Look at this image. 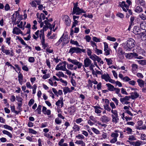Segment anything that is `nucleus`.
<instances>
[{"mask_svg":"<svg viewBox=\"0 0 146 146\" xmlns=\"http://www.w3.org/2000/svg\"><path fill=\"white\" fill-rule=\"evenodd\" d=\"M101 78L102 79H104L106 81L108 82L109 79L110 77L108 74H104L102 75L101 76Z\"/></svg>","mask_w":146,"mask_h":146,"instance_id":"13","label":"nucleus"},{"mask_svg":"<svg viewBox=\"0 0 146 146\" xmlns=\"http://www.w3.org/2000/svg\"><path fill=\"white\" fill-rule=\"evenodd\" d=\"M23 77V76L21 73L19 72V75L18 76V81H19V83L21 84L22 83Z\"/></svg>","mask_w":146,"mask_h":146,"instance_id":"17","label":"nucleus"},{"mask_svg":"<svg viewBox=\"0 0 146 146\" xmlns=\"http://www.w3.org/2000/svg\"><path fill=\"white\" fill-rule=\"evenodd\" d=\"M79 50H80V48L78 47H72L71 48L69 51V53H71L72 54L76 52L79 53L80 52Z\"/></svg>","mask_w":146,"mask_h":146,"instance_id":"6","label":"nucleus"},{"mask_svg":"<svg viewBox=\"0 0 146 146\" xmlns=\"http://www.w3.org/2000/svg\"><path fill=\"white\" fill-rule=\"evenodd\" d=\"M34 102V100L33 99H31L29 101V106H31V105L33 104Z\"/></svg>","mask_w":146,"mask_h":146,"instance_id":"37","label":"nucleus"},{"mask_svg":"<svg viewBox=\"0 0 146 146\" xmlns=\"http://www.w3.org/2000/svg\"><path fill=\"white\" fill-rule=\"evenodd\" d=\"M93 40L96 42H100V39L97 38L96 37L94 36L92 38Z\"/></svg>","mask_w":146,"mask_h":146,"instance_id":"43","label":"nucleus"},{"mask_svg":"<svg viewBox=\"0 0 146 146\" xmlns=\"http://www.w3.org/2000/svg\"><path fill=\"white\" fill-rule=\"evenodd\" d=\"M126 130L128 132H127L128 133H130L131 134V133L132 132V129L131 128H130L129 127H127L126 128Z\"/></svg>","mask_w":146,"mask_h":146,"instance_id":"51","label":"nucleus"},{"mask_svg":"<svg viewBox=\"0 0 146 146\" xmlns=\"http://www.w3.org/2000/svg\"><path fill=\"white\" fill-rule=\"evenodd\" d=\"M73 66L74 65L72 64H70L69 65L68 64H67L68 68L71 70H73L72 68L73 67Z\"/></svg>","mask_w":146,"mask_h":146,"instance_id":"55","label":"nucleus"},{"mask_svg":"<svg viewBox=\"0 0 146 146\" xmlns=\"http://www.w3.org/2000/svg\"><path fill=\"white\" fill-rule=\"evenodd\" d=\"M18 39L20 41L21 43L23 45H25L26 43L24 41V40L22 38H21L19 37H18Z\"/></svg>","mask_w":146,"mask_h":146,"instance_id":"46","label":"nucleus"},{"mask_svg":"<svg viewBox=\"0 0 146 146\" xmlns=\"http://www.w3.org/2000/svg\"><path fill=\"white\" fill-rule=\"evenodd\" d=\"M142 143V142L139 141L133 143H134L135 146H139L141 145Z\"/></svg>","mask_w":146,"mask_h":146,"instance_id":"33","label":"nucleus"},{"mask_svg":"<svg viewBox=\"0 0 146 146\" xmlns=\"http://www.w3.org/2000/svg\"><path fill=\"white\" fill-rule=\"evenodd\" d=\"M121 93L123 94L128 95L127 92L125 90V89L123 88L121 89Z\"/></svg>","mask_w":146,"mask_h":146,"instance_id":"60","label":"nucleus"},{"mask_svg":"<svg viewBox=\"0 0 146 146\" xmlns=\"http://www.w3.org/2000/svg\"><path fill=\"white\" fill-rule=\"evenodd\" d=\"M2 132L4 134L7 135L11 138H12L13 136L12 134L8 131L6 130H3Z\"/></svg>","mask_w":146,"mask_h":146,"instance_id":"18","label":"nucleus"},{"mask_svg":"<svg viewBox=\"0 0 146 146\" xmlns=\"http://www.w3.org/2000/svg\"><path fill=\"white\" fill-rule=\"evenodd\" d=\"M17 100L19 102H22L23 99L22 98L20 97H19L18 96H16Z\"/></svg>","mask_w":146,"mask_h":146,"instance_id":"64","label":"nucleus"},{"mask_svg":"<svg viewBox=\"0 0 146 146\" xmlns=\"http://www.w3.org/2000/svg\"><path fill=\"white\" fill-rule=\"evenodd\" d=\"M13 33L14 34L18 35L19 34H22V32L19 28L15 27L13 29Z\"/></svg>","mask_w":146,"mask_h":146,"instance_id":"9","label":"nucleus"},{"mask_svg":"<svg viewBox=\"0 0 146 146\" xmlns=\"http://www.w3.org/2000/svg\"><path fill=\"white\" fill-rule=\"evenodd\" d=\"M135 45V41L132 38H130L127 41L125 45L124 48L127 50L130 51Z\"/></svg>","mask_w":146,"mask_h":146,"instance_id":"1","label":"nucleus"},{"mask_svg":"<svg viewBox=\"0 0 146 146\" xmlns=\"http://www.w3.org/2000/svg\"><path fill=\"white\" fill-rule=\"evenodd\" d=\"M35 1H32L31 2H30V4L33 7H36V5L35 2Z\"/></svg>","mask_w":146,"mask_h":146,"instance_id":"41","label":"nucleus"},{"mask_svg":"<svg viewBox=\"0 0 146 146\" xmlns=\"http://www.w3.org/2000/svg\"><path fill=\"white\" fill-rule=\"evenodd\" d=\"M131 66L132 68V71H136L138 68V66L136 64H133Z\"/></svg>","mask_w":146,"mask_h":146,"instance_id":"25","label":"nucleus"},{"mask_svg":"<svg viewBox=\"0 0 146 146\" xmlns=\"http://www.w3.org/2000/svg\"><path fill=\"white\" fill-rule=\"evenodd\" d=\"M85 37L86 41L88 42H89L91 39L89 35H86Z\"/></svg>","mask_w":146,"mask_h":146,"instance_id":"62","label":"nucleus"},{"mask_svg":"<svg viewBox=\"0 0 146 146\" xmlns=\"http://www.w3.org/2000/svg\"><path fill=\"white\" fill-rule=\"evenodd\" d=\"M74 21L72 26V28L76 27V25H77L78 23V22L77 20H74Z\"/></svg>","mask_w":146,"mask_h":146,"instance_id":"44","label":"nucleus"},{"mask_svg":"<svg viewBox=\"0 0 146 146\" xmlns=\"http://www.w3.org/2000/svg\"><path fill=\"white\" fill-rule=\"evenodd\" d=\"M111 112L113 114V115H114V116H115V117H118L117 111L116 110H112L111 111Z\"/></svg>","mask_w":146,"mask_h":146,"instance_id":"35","label":"nucleus"},{"mask_svg":"<svg viewBox=\"0 0 146 146\" xmlns=\"http://www.w3.org/2000/svg\"><path fill=\"white\" fill-rule=\"evenodd\" d=\"M104 54L108 56L110 54V50L108 49V44L106 42L104 43Z\"/></svg>","mask_w":146,"mask_h":146,"instance_id":"4","label":"nucleus"},{"mask_svg":"<svg viewBox=\"0 0 146 146\" xmlns=\"http://www.w3.org/2000/svg\"><path fill=\"white\" fill-rule=\"evenodd\" d=\"M95 52L96 53L97 55H99L100 54H102V51L101 50H100L96 48Z\"/></svg>","mask_w":146,"mask_h":146,"instance_id":"28","label":"nucleus"},{"mask_svg":"<svg viewBox=\"0 0 146 146\" xmlns=\"http://www.w3.org/2000/svg\"><path fill=\"white\" fill-rule=\"evenodd\" d=\"M29 133L33 134H35L37 133V132L36 131L31 128H29Z\"/></svg>","mask_w":146,"mask_h":146,"instance_id":"34","label":"nucleus"},{"mask_svg":"<svg viewBox=\"0 0 146 146\" xmlns=\"http://www.w3.org/2000/svg\"><path fill=\"white\" fill-rule=\"evenodd\" d=\"M70 42L71 43L76 45L77 46H79L78 44V43L77 41H74L73 40H72V39L70 40Z\"/></svg>","mask_w":146,"mask_h":146,"instance_id":"42","label":"nucleus"},{"mask_svg":"<svg viewBox=\"0 0 146 146\" xmlns=\"http://www.w3.org/2000/svg\"><path fill=\"white\" fill-rule=\"evenodd\" d=\"M139 96V94H137V92H135L131 93L130 96L131 98L132 99H135L137 98Z\"/></svg>","mask_w":146,"mask_h":146,"instance_id":"11","label":"nucleus"},{"mask_svg":"<svg viewBox=\"0 0 146 146\" xmlns=\"http://www.w3.org/2000/svg\"><path fill=\"white\" fill-rule=\"evenodd\" d=\"M112 100L115 102V103L116 105L117 106L118 105V101L117 99V98H113L112 99Z\"/></svg>","mask_w":146,"mask_h":146,"instance_id":"52","label":"nucleus"},{"mask_svg":"<svg viewBox=\"0 0 146 146\" xmlns=\"http://www.w3.org/2000/svg\"><path fill=\"white\" fill-rule=\"evenodd\" d=\"M141 138L142 140H145L146 139V135L145 134H142L141 135Z\"/></svg>","mask_w":146,"mask_h":146,"instance_id":"59","label":"nucleus"},{"mask_svg":"<svg viewBox=\"0 0 146 146\" xmlns=\"http://www.w3.org/2000/svg\"><path fill=\"white\" fill-rule=\"evenodd\" d=\"M107 39L109 40L112 41H115L116 40V39L114 37H112L110 36H108Z\"/></svg>","mask_w":146,"mask_h":146,"instance_id":"30","label":"nucleus"},{"mask_svg":"<svg viewBox=\"0 0 146 146\" xmlns=\"http://www.w3.org/2000/svg\"><path fill=\"white\" fill-rule=\"evenodd\" d=\"M126 55L125 56L127 58L131 59L133 58L131 53H130L126 54Z\"/></svg>","mask_w":146,"mask_h":146,"instance_id":"36","label":"nucleus"},{"mask_svg":"<svg viewBox=\"0 0 146 146\" xmlns=\"http://www.w3.org/2000/svg\"><path fill=\"white\" fill-rule=\"evenodd\" d=\"M48 21L47 20H45L44 21L45 24L47 26V28H49L50 30H52V27L51 24L48 22Z\"/></svg>","mask_w":146,"mask_h":146,"instance_id":"20","label":"nucleus"},{"mask_svg":"<svg viewBox=\"0 0 146 146\" xmlns=\"http://www.w3.org/2000/svg\"><path fill=\"white\" fill-rule=\"evenodd\" d=\"M4 127L6 129H8L11 131H12L13 130V128L7 125H4Z\"/></svg>","mask_w":146,"mask_h":146,"instance_id":"29","label":"nucleus"},{"mask_svg":"<svg viewBox=\"0 0 146 146\" xmlns=\"http://www.w3.org/2000/svg\"><path fill=\"white\" fill-rule=\"evenodd\" d=\"M41 106L39 105L36 110L37 111L38 114H40L41 111Z\"/></svg>","mask_w":146,"mask_h":146,"instance_id":"38","label":"nucleus"},{"mask_svg":"<svg viewBox=\"0 0 146 146\" xmlns=\"http://www.w3.org/2000/svg\"><path fill=\"white\" fill-rule=\"evenodd\" d=\"M63 40V38L62 36L61 37L60 39L57 42L56 44V45H59L62 42V40Z\"/></svg>","mask_w":146,"mask_h":146,"instance_id":"53","label":"nucleus"},{"mask_svg":"<svg viewBox=\"0 0 146 146\" xmlns=\"http://www.w3.org/2000/svg\"><path fill=\"white\" fill-rule=\"evenodd\" d=\"M73 5L74 7L72 13V15L76 14V15H79L82 13H86L83 9H80L79 7H78V3H73Z\"/></svg>","mask_w":146,"mask_h":146,"instance_id":"2","label":"nucleus"},{"mask_svg":"<svg viewBox=\"0 0 146 146\" xmlns=\"http://www.w3.org/2000/svg\"><path fill=\"white\" fill-rule=\"evenodd\" d=\"M119 5L121 7L123 11L125 12H127L126 9L129 8V5H127L125 4V1H123L121 2H119Z\"/></svg>","mask_w":146,"mask_h":146,"instance_id":"3","label":"nucleus"},{"mask_svg":"<svg viewBox=\"0 0 146 146\" xmlns=\"http://www.w3.org/2000/svg\"><path fill=\"white\" fill-rule=\"evenodd\" d=\"M92 61L88 58H86L84 60V65L85 67L89 66L91 64Z\"/></svg>","mask_w":146,"mask_h":146,"instance_id":"8","label":"nucleus"},{"mask_svg":"<svg viewBox=\"0 0 146 146\" xmlns=\"http://www.w3.org/2000/svg\"><path fill=\"white\" fill-rule=\"evenodd\" d=\"M55 122L57 124H59L61 123V120L59 119L58 118H57L55 119Z\"/></svg>","mask_w":146,"mask_h":146,"instance_id":"50","label":"nucleus"},{"mask_svg":"<svg viewBox=\"0 0 146 146\" xmlns=\"http://www.w3.org/2000/svg\"><path fill=\"white\" fill-rule=\"evenodd\" d=\"M111 117L112 118V122L116 123L117 122L118 120H119L118 118V117H115V116H114V115H112Z\"/></svg>","mask_w":146,"mask_h":146,"instance_id":"21","label":"nucleus"},{"mask_svg":"<svg viewBox=\"0 0 146 146\" xmlns=\"http://www.w3.org/2000/svg\"><path fill=\"white\" fill-rule=\"evenodd\" d=\"M63 92H64V94H66L68 92H69L70 90L69 88L68 87H65L63 89Z\"/></svg>","mask_w":146,"mask_h":146,"instance_id":"32","label":"nucleus"},{"mask_svg":"<svg viewBox=\"0 0 146 146\" xmlns=\"http://www.w3.org/2000/svg\"><path fill=\"white\" fill-rule=\"evenodd\" d=\"M92 129V130L96 134H99V131L97 129L93 127Z\"/></svg>","mask_w":146,"mask_h":146,"instance_id":"40","label":"nucleus"},{"mask_svg":"<svg viewBox=\"0 0 146 146\" xmlns=\"http://www.w3.org/2000/svg\"><path fill=\"white\" fill-rule=\"evenodd\" d=\"M141 33V30L137 26H135L133 29V33L135 35H139Z\"/></svg>","mask_w":146,"mask_h":146,"instance_id":"7","label":"nucleus"},{"mask_svg":"<svg viewBox=\"0 0 146 146\" xmlns=\"http://www.w3.org/2000/svg\"><path fill=\"white\" fill-rule=\"evenodd\" d=\"M56 75L59 78H60L61 76H62L63 77L64 76V74L62 72H59V73H56Z\"/></svg>","mask_w":146,"mask_h":146,"instance_id":"31","label":"nucleus"},{"mask_svg":"<svg viewBox=\"0 0 146 146\" xmlns=\"http://www.w3.org/2000/svg\"><path fill=\"white\" fill-rule=\"evenodd\" d=\"M139 35L140 38L142 40H145L146 39V34L145 32H141Z\"/></svg>","mask_w":146,"mask_h":146,"instance_id":"14","label":"nucleus"},{"mask_svg":"<svg viewBox=\"0 0 146 146\" xmlns=\"http://www.w3.org/2000/svg\"><path fill=\"white\" fill-rule=\"evenodd\" d=\"M139 17L143 20L146 19V15L143 14H142L139 15Z\"/></svg>","mask_w":146,"mask_h":146,"instance_id":"39","label":"nucleus"},{"mask_svg":"<svg viewBox=\"0 0 146 146\" xmlns=\"http://www.w3.org/2000/svg\"><path fill=\"white\" fill-rule=\"evenodd\" d=\"M137 82L138 83L139 86L141 88L144 87L145 85L144 81L140 79H138Z\"/></svg>","mask_w":146,"mask_h":146,"instance_id":"10","label":"nucleus"},{"mask_svg":"<svg viewBox=\"0 0 146 146\" xmlns=\"http://www.w3.org/2000/svg\"><path fill=\"white\" fill-rule=\"evenodd\" d=\"M105 60H106V62H107L108 65H109L112 64L113 61L111 58L108 59L105 58Z\"/></svg>","mask_w":146,"mask_h":146,"instance_id":"24","label":"nucleus"},{"mask_svg":"<svg viewBox=\"0 0 146 146\" xmlns=\"http://www.w3.org/2000/svg\"><path fill=\"white\" fill-rule=\"evenodd\" d=\"M95 56H97L95 54H94V55H92L91 56H90V58L93 60L96 61V58Z\"/></svg>","mask_w":146,"mask_h":146,"instance_id":"47","label":"nucleus"},{"mask_svg":"<svg viewBox=\"0 0 146 146\" xmlns=\"http://www.w3.org/2000/svg\"><path fill=\"white\" fill-rule=\"evenodd\" d=\"M71 82L73 86H75L76 85V83L75 81L73 78H72L71 80Z\"/></svg>","mask_w":146,"mask_h":146,"instance_id":"49","label":"nucleus"},{"mask_svg":"<svg viewBox=\"0 0 146 146\" xmlns=\"http://www.w3.org/2000/svg\"><path fill=\"white\" fill-rule=\"evenodd\" d=\"M5 11H8L10 9V7L9 5L7 3L5 7Z\"/></svg>","mask_w":146,"mask_h":146,"instance_id":"57","label":"nucleus"},{"mask_svg":"<svg viewBox=\"0 0 146 146\" xmlns=\"http://www.w3.org/2000/svg\"><path fill=\"white\" fill-rule=\"evenodd\" d=\"M60 70L63 71H65L66 70V68L65 65H63L60 66Z\"/></svg>","mask_w":146,"mask_h":146,"instance_id":"61","label":"nucleus"},{"mask_svg":"<svg viewBox=\"0 0 146 146\" xmlns=\"http://www.w3.org/2000/svg\"><path fill=\"white\" fill-rule=\"evenodd\" d=\"M137 2L143 6H144L145 4L144 0H137Z\"/></svg>","mask_w":146,"mask_h":146,"instance_id":"23","label":"nucleus"},{"mask_svg":"<svg viewBox=\"0 0 146 146\" xmlns=\"http://www.w3.org/2000/svg\"><path fill=\"white\" fill-rule=\"evenodd\" d=\"M96 107V106H94V108L95 109V112L97 113H100L101 112V111L100 110L98 109V108H97Z\"/></svg>","mask_w":146,"mask_h":146,"instance_id":"54","label":"nucleus"},{"mask_svg":"<svg viewBox=\"0 0 146 146\" xmlns=\"http://www.w3.org/2000/svg\"><path fill=\"white\" fill-rule=\"evenodd\" d=\"M63 19H64L65 23L67 26H69L70 24L71 20L69 17L67 15H64L63 16Z\"/></svg>","mask_w":146,"mask_h":146,"instance_id":"5","label":"nucleus"},{"mask_svg":"<svg viewBox=\"0 0 146 146\" xmlns=\"http://www.w3.org/2000/svg\"><path fill=\"white\" fill-rule=\"evenodd\" d=\"M130 79L127 76H125L123 78V80L125 81H129L130 80Z\"/></svg>","mask_w":146,"mask_h":146,"instance_id":"56","label":"nucleus"},{"mask_svg":"<svg viewBox=\"0 0 146 146\" xmlns=\"http://www.w3.org/2000/svg\"><path fill=\"white\" fill-rule=\"evenodd\" d=\"M106 85L108 88V90L110 91H113L115 88L114 86L110 83L107 84Z\"/></svg>","mask_w":146,"mask_h":146,"instance_id":"15","label":"nucleus"},{"mask_svg":"<svg viewBox=\"0 0 146 146\" xmlns=\"http://www.w3.org/2000/svg\"><path fill=\"white\" fill-rule=\"evenodd\" d=\"M28 60L30 62H33L35 61V59L33 57H30L29 58Z\"/></svg>","mask_w":146,"mask_h":146,"instance_id":"48","label":"nucleus"},{"mask_svg":"<svg viewBox=\"0 0 146 146\" xmlns=\"http://www.w3.org/2000/svg\"><path fill=\"white\" fill-rule=\"evenodd\" d=\"M68 60L71 62L72 63L75 65H77L78 63H79V62L77 61L76 60H72L70 58H68Z\"/></svg>","mask_w":146,"mask_h":146,"instance_id":"19","label":"nucleus"},{"mask_svg":"<svg viewBox=\"0 0 146 146\" xmlns=\"http://www.w3.org/2000/svg\"><path fill=\"white\" fill-rule=\"evenodd\" d=\"M112 137H114V138H116L118 136V134L117 133H112L111 135Z\"/></svg>","mask_w":146,"mask_h":146,"instance_id":"45","label":"nucleus"},{"mask_svg":"<svg viewBox=\"0 0 146 146\" xmlns=\"http://www.w3.org/2000/svg\"><path fill=\"white\" fill-rule=\"evenodd\" d=\"M138 63L142 65H143L146 64V62L145 60H137Z\"/></svg>","mask_w":146,"mask_h":146,"instance_id":"26","label":"nucleus"},{"mask_svg":"<svg viewBox=\"0 0 146 146\" xmlns=\"http://www.w3.org/2000/svg\"><path fill=\"white\" fill-rule=\"evenodd\" d=\"M73 129L76 131H79L80 130V128L79 126L76 125V123H74V125L73 127Z\"/></svg>","mask_w":146,"mask_h":146,"instance_id":"27","label":"nucleus"},{"mask_svg":"<svg viewBox=\"0 0 146 146\" xmlns=\"http://www.w3.org/2000/svg\"><path fill=\"white\" fill-rule=\"evenodd\" d=\"M117 16L121 18H123L124 17V15L123 14L121 13H117Z\"/></svg>","mask_w":146,"mask_h":146,"instance_id":"63","label":"nucleus"},{"mask_svg":"<svg viewBox=\"0 0 146 146\" xmlns=\"http://www.w3.org/2000/svg\"><path fill=\"white\" fill-rule=\"evenodd\" d=\"M131 98V97L130 96H125V97L123 98H121L120 99V101L121 102L123 103L125 102L126 101H128L129 100V99Z\"/></svg>","mask_w":146,"mask_h":146,"instance_id":"16","label":"nucleus"},{"mask_svg":"<svg viewBox=\"0 0 146 146\" xmlns=\"http://www.w3.org/2000/svg\"><path fill=\"white\" fill-rule=\"evenodd\" d=\"M128 139L129 140L131 141L132 140H135L136 139L134 136L133 135H131L129 136Z\"/></svg>","mask_w":146,"mask_h":146,"instance_id":"58","label":"nucleus"},{"mask_svg":"<svg viewBox=\"0 0 146 146\" xmlns=\"http://www.w3.org/2000/svg\"><path fill=\"white\" fill-rule=\"evenodd\" d=\"M100 120L103 122H106L109 121L110 119L106 116L104 115L101 118Z\"/></svg>","mask_w":146,"mask_h":146,"instance_id":"12","label":"nucleus"},{"mask_svg":"<svg viewBox=\"0 0 146 146\" xmlns=\"http://www.w3.org/2000/svg\"><path fill=\"white\" fill-rule=\"evenodd\" d=\"M135 11L137 13H139L143 11V9L141 7L138 6L135 9Z\"/></svg>","mask_w":146,"mask_h":146,"instance_id":"22","label":"nucleus"}]
</instances>
